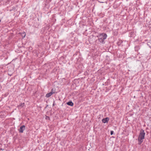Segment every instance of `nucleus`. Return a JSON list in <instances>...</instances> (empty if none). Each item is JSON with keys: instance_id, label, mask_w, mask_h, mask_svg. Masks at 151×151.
<instances>
[{"instance_id": "obj_9", "label": "nucleus", "mask_w": 151, "mask_h": 151, "mask_svg": "<svg viewBox=\"0 0 151 151\" xmlns=\"http://www.w3.org/2000/svg\"><path fill=\"white\" fill-rule=\"evenodd\" d=\"M113 133H114V131H111V135H112L113 134Z\"/></svg>"}, {"instance_id": "obj_3", "label": "nucleus", "mask_w": 151, "mask_h": 151, "mask_svg": "<svg viewBox=\"0 0 151 151\" xmlns=\"http://www.w3.org/2000/svg\"><path fill=\"white\" fill-rule=\"evenodd\" d=\"M25 129V127L24 125H23L21 126L19 130V132L20 133H22L23 132L24 130Z\"/></svg>"}, {"instance_id": "obj_4", "label": "nucleus", "mask_w": 151, "mask_h": 151, "mask_svg": "<svg viewBox=\"0 0 151 151\" xmlns=\"http://www.w3.org/2000/svg\"><path fill=\"white\" fill-rule=\"evenodd\" d=\"M109 120V118L106 117L105 118L103 119L102 120V122L104 123H107Z\"/></svg>"}, {"instance_id": "obj_5", "label": "nucleus", "mask_w": 151, "mask_h": 151, "mask_svg": "<svg viewBox=\"0 0 151 151\" xmlns=\"http://www.w3.org/2000/svg\"><path fill=\"white\" fill-rule=\"evenodd\" d=\"M53 93L52 92H51L48 93H47L46 94V97L47 98L49 97L52 95Z\"/></svg>"}, {"instance_id": "obj_6", "label": "nucleus", "mask_w": 151, "mask_h": 151, "mask_svg": "<svg viewBox=\"0 0 151 151\" xmlns=\"http://www.w3.org/2000/svg\"><path fill=\"white\" fill-rule=\"evenodd\" d=\"M67 104L68 105H69V106H73V103L71 102V101H69L67 103Z\"/></svg>"}, {"instance_id": "obj_1", "label": "nucleus", "mask_w": 151, "mask_h": 151, "mask_svg": "<svg viewBox=\"0 0 151 151\" xmlns=\"http://www.w3.org/2000/svg\"><path fill=\"white\" fill-rule=\"evenodd\" d=\"M145 132H144V130L141 129L140 130V133L138 138V144H140L143 142V140L145 138Z\"/></svg>"}, {"instance_id": "obj_7", "label": "nucleus", "mask_w": 151, "mask_h": 151, "mask_svg": "<svg viewBox=\"0 0 151 151\" xmlns=\"http://www.w3.org/2000/svg\"><path fill=\"white\" fill-rule=\"evenodd\" d=\"M21 35L23 38L24 37L26 36V34L24 32L22 33Z\"/></svg>"}, {"instance_id": "obj_8", "label": "nucleus", "mask_w": 151, "mask_h": 151, "mask_svg": "<svg viewBox=\"0 0 151 151\" xmlns=\"http://www.w3.org/2000/svg\"><path fill=\"white\" fill-rule=\"evenodd\" d=\"M24 103H23L22 104H21L19 106L22 107H23L24 106Z\"/></svg>"}, {"instance_id": "obj_2", "label": "nucleus", "mask_w": 151, "mask_h": 151, "mask_svg": "<svg viewBox=\"0 0 151 151\" xmlns=\"http://www.w3.org/2000/svg\"><path fill=\"white\" fill-rule=\"evenodd\" d=\"M107 35L105 33H102L99 35L98 36L99 41L101 43H103L104 40L107 37Z\"/></svg>"}]
</instances>
